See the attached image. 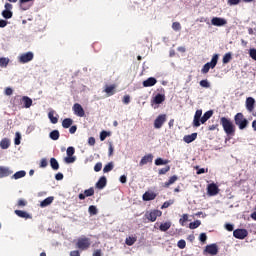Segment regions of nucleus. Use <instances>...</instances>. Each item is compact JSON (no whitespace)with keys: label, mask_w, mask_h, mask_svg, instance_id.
<instances>
[{"label":"nucleus","mask_w":256,"mask_h":256,"mask_svg":"<svg viewBox=\"0 0 256 256\" xmlns=\"http://www.w3.org/2000/svg\"><path fill=\"white\" fill-rule=\"evenodd\" d=\"M220 125H222L224 133H226V135H235V124H233L231 119L222 117L220 119Z\"/></svg>","instance_id":"obj_1"},{"label":"nucleus","mask_w":256,"mask_h":256,"mask_svg":"<svg viewBox=\"0 0 256 256\" xmlns=\"http://www.w3.org/2000/svg\"><path fill=\"white\" fill-rule=\"evenodd\" d=\"M235 124L239 127L241 131L247 128L249 121L243 116V113H237L234 117Z\"/></svg>","instance_id":"obj_2"},{"label":"nucleus","mask_w":256,"mask_h":256,"mask_svg":"<svg viewBox=\"0 0 256 256\" xmlns=\"http://www.w3.org/2000/svg\"><path fill=\"white\" fill-rule=\"evenodd\" d=\"M76 246L81 251H87V248L91 247V239L86 237L79 238L76 243Z\"/></svg>","instance_id":"obj_3"},{"label":"nucleus","mask_w":256,"mask_h":256,"mask_svg":"<svg viewBox=\"0 0 256 256\" xmlns=\"http://www.w3.org/2000/svg\"><path fill=\"white\" fill-rule=\"evenodd\" d=\"M66 154H67V157L64 158V163H67L69 165L74 161H77V157L73 156L75 155V148L73 146H70L67 148Z\"/></svg>","instance_id":"obj_4"},{"label":"nucleus","mask_w":256,"mask_h":256,"mask_svg":"<svg viewBox=\"0 0 256 256\" xmlns=\"http://www.w3.org/2000/svg\"><path fill=\"white\" fill-rule=\"evenodd\" d=\"M163 215V212L160 210H150L145 213V217L148 219V221H151V223H155L157 221V217H161Z\"/></svg>","instance_id":"obj_5"},{"label":"nucleus","mask_w":256,"mask_h":256,"mask_svg":"<svg viewBox=\"0 0 256 256\" xmlns=\"http://www.w3.org/2000/svg\"><path fill=\"white\" fill-rule=\"evenodd\" d=\"M204 253L215 256L219 253V246L217 244H209L205 247Z\"/></svg>","instance_id":"obj_6"},{"label":"nucleus","mask_w":256,"mask_h":256,"mask_svg":"<svg viewBox=\"0 0 256 256\" xmlns=\"http://www.w3.org/2000/svg\"><path fill=\"white\" fill-rule=\"evenodd\" d=\"M4 7L5 10L2 11V17L4 19H11V17H13V11H11L13 9V4L6 3Z\"/></svg>","instance_id":"obj_7"},{"label":"nucleus","mask_w":256,"mask_h":256,"mask_svg":"<svg viewBox=\"0 0 256 256\" xmlns=\"http://www.w3.org/2000/svg\"><path fill=\"white\" fill-rule=\"evenodd\" d=\"M74 115L76 117H85V110L83 109V106L79 103H75L72 107Z\"/></svg>","instance_id":"obj_8"},{"label":"nucleus","mask_w":256,"mask_h":256,"mask_svg":"<svg viewBox=\"0 0 256 256\" xmlns=\"http://www.w3.org/2000/svg\"><path fill=\"white\" fill-rule=\"evenodd\" d=\"M165 121H167V115L165 114L159 115L154 121V128L161 129Z\"/></svg>","instance_id":"obj_9"},{"label":"nucleus","mask_w":256,"mask_h":256,"mask_svg":"<svg viewBox=\"0 0 256 256\" xmlns=\"http://www.w3.org/2000/svg\"><path fill=\"white\" fill-rule=\"evenodd\" d=\"M34 54L33 52H26L21 54L18 57L19 63H29V61H33Z\"/></svg>","instance_id":"obj_10"},{"label":"nucleus","mask_w":256,"mask_h":256,"mask_svg":"<svg viewBox=\"0 0 256 256\" xmlns=\"http://www.w3.org/2000/svg\"><path fill=\"white\" fill-rule=\"evenodd\" d=\"M207 193L210 197H215L219 194V186L215 183H211L207 186Z\"/></svg>","instance_id":"obj_11"},{"label":"nucleus","mask_w":256,"mask_h":256,"mask_svg":"<svg viewBox=\"0 0 256 256\" xmlns=\"http://www.w3.org/2000/svg\"><path fill=\"white\" fill-rule=\"evenodd\" d=\"M211 23L214 25V27H224V25L227 24V20L221 17H213L211 19Z\"/></svg>","instance_id":"obj_12"},{"label":"nucleus","mask_w":256,"mask_h":256,"mask_svg":"<svg viewBox=\"0 0 256 256\" xmlns=\"http://www.w3.org/2000/svg\"><path fill=\"white\" fill-rule=\"evenodd\" d=\"M201 115H203V110H196L193 119V127H201Z\"/></svg>","instance_id":"obj_13"},{"label":"nucleus","mask_w":256,"mask_h":256,"mask_svg":"<svg viewBox=\"0 0 256 256\" xmlns=\"http://www.w3.org/2000/svg\"><path fill=\"white\" fill-rule=\"evenodd\" d=\"M246 109L249 113H253V111L255 110V98L253 97H248L246 99Z\"/></svg>","instance_id":"obj_14"},{"label":"nucleus","mask_w":256,"mask_h":256,"mask_svg":"<svg viewBox=\"0 0 256 256\" xmlns=\"http://www.w3.org/2000/svg\"><path fill=\"white\" fill-rule=\"evenodd\" d=\"M18 101H23L24 102V107L26 109H29V107H31V105H33V100L31 98H29V96H16V98Z\"/></svg>","instance_id":"obj_15"},{"label":"nucleus","mask_w":256,"mask_h":256,"mask_svg":"<svg viewBox=\"0 0 256 256\" xmlns=\"http://www.w3.org/2000/svg\"><path fill=\"white\" fill-rule=\"evenodd\" d=\"M233 235L236 239H245V237L248 235V232L246 229H236L234 230Z\"/></svg>","instance_id":"obj_16"},{"label":"nucleus","mask_w":256,"mask_h":256,"mask_svg":"<svg viewBox=\"0 0 256 256\" xmlns=\"http://www.w3.org/2000/svg\"><path fill=\"white\" fill-rule=\"evenodd\" d=\"M148 163H153V154H147V155L143 156L139 162V166L143 167L144 165H147Z\"/></svg>","instance_id":"obj_17"},{"label":"nucleus","mask_w":256,"mask_h":256,"mask_svg":"<svg viewBox=\"0 0 256 256\" xmlns=\"http://www.w3.org/2000/svg\"><path fill=\"white\" fill-rule=\"evenodd\" d=\"M9 175H13V170H10L9 167L0 166V179H3V177H9Z\"/></svg>","instance_id":"obj_18"},{"label":"nucleus","mask_w":256,"mask_h":256,"mask_svg":"<svg viewBox=\"0 0 256 256\" xmlns=\"http://www.w3.org/2000/svg\"><path fill=\"white\" fill-rule=\"evenodd\" d=\"M218 61H219V54H214L211 61L207 62L206 65H208L210 69H215V67H217Z\"/></svg>","instance_id":"obj_19"},{"label":"nucleus","mask_w":256,"mask_h":256,"mask_svg":"<svg viewBox=\"0 0 256 256\" xmlns=\"http://www.w3.org/2000/svg\"><path fill=\"white\" fill-rule=\"evenodd\" d=\"M157 85V79L154 77H150L143 81V87H153Z\"/></svg>","instance_id":"obj_20"},{"label":"nucleus","mask_w":256,"mask_h":256,"mask_svg":"<svg viewBox=\"0 0 256 256\" xmlns=\"http://www.w3.org/2000/svg\"><path fill=\"white\" fill-rule=\"evenodd\" d=\"M210 117H213V110H209L204 113V115L200 118V124L202 123L203 125L204 123H207Z\"/></svg>","instance_id":"obj_21"},{"label":"nucleus","mask_w":256,"mask_h":256,"mask_svg":"<svg viewBox=\"0 0 256 256\" xmlns=\"http://www.w3.org/2000/svg\"><path fill=\"white\" fill-rule=\"evenodd\" d=\"M155 197H157V194H155V192L148 191L143 194V201H153Z\"/></svg>","instance_id":"obj_22"},{"label":"nucleus","mask_w":256,"mask_h":256,"mask_svg":"<svg viewBox=\"0 0 256 256\" xmlns=\"http://www.w3.org/2000/svg\"><path fill=\"white\" fill-rule=\"evenodd\" d=\"M195 139H197V133H192L190 135H185L183 137V141L185 143H193V141H195Z\"/></svg>","instance_id":"obj_23"},{"label":"nucleus","mask_w":256,"mask_h":256,"mask_svg":"<svg viewBox=\"0 0 256 256\" xmlns=\"http://www.w3.org/2000/svg\"><path fill=\"white\" fill-rule=\"evenodd\" d=\"M54 200L55 197L49 196L40 203V207H49V205H51V203H53Z\"/></svg>","instance_id":"obj_24"},{"label":"nucleus","mask_w":256,"mask_h":256,"mask_svg":"<svg viewBox=\"0 0 256 256\" xmlns=\"http://www.w3.org/2000/svg\"><path fill=\"white\" fill-rule=\"evenodd\" d=\"M107 185V178L102 176L96 183L97 189H103Z\"/></svg>","instance_id":"obj_25"},{"label":"nucleus","mask_w":256,"mask_h":256,"mask_svg":"<svg viewBox=\"0 0 256 256\" xmlns=\"http://www.w3.org/2000/svg\"><path fill=\"white\" fill-rule=\"evenodd\" d=\"M0 147L1 149H9V147H11V141L9 140V138H3L0 141Z\"/></svg>","instance_id":"obj_26"},{"label":"nucleus","mask_w":256,"mask_h":256,"mask_svg":"<svg viewBox=\"0 0 256 256\" xmlns=\"http://www.w3.org/2000/svg\"><path fill=\"white\" fill-rule=\"evenodd\" d=\"M163 101H165V95L163 94H157L153 99V103H155L156 105H161Z\"/></svg>","instance_id":"obj_27"},{"label":"nucleus","mask_w":256,"mask_h":256,"mask_svg":"<svg viewBox=\"0 0 256 256\" xmlns=\"http://www.w3.org/2000/svg\"><path fill=\"white\" fill-rule=\"evenodd\" d=\"M48 118L50 119L51 123H53V125H57L59 122V118L55 116V111L53 110L48 113Z\"/></svg>","instance_id":"obj_28"},{"label":"nucleus","mask_w":256,"mask_h":256,"mask_svg":"<svg viewBox=\"0 0 256 256\" xmlns=\"http://www.w3.org/2000/svg\"><path fill=\"white\" fill-rule=\"evenodd\" d=\"M71 125H73V119H71V118H65L62 121V127L64 129H69V127H71Z\"/></svg>","instance_id":"obj_29"},{"label":"nucleus","mask_w":256,"mask_h":256,"mask_svg":"<svg viewBox=\"0 0 256 256\" xmlns=\"http://www.w3.org/2000/svg\"><path fill=\"white\" fill-rule=\"evenodd\" d=\"M33 1L35 0H19L20 9H22V11H27L31 6H25V3H33Z\"/></svg>","instance_id":"obj_30"},{"label":"nucleus","mask_w":256,"mask_h":256,"mask_svg":"<svg viewBox=\"0 0 256 256\" xmlns=\"http://www.w3.org/2000/svg\"><path fill=\"white\" fill-rule=\"evenodd\" d=\"M25 175H27V172H25V170H20L12 176V179H16V180L23 179V177H25Z\"/></svg>","instance_id":"obj_31"},{"label":"nucleus","mask_w":256,"mask_h":256,"mask_svg":"<svg viewBox=\"0 0 256 256\" xmlns=\"http://www.w3.org/2000/svg\"><path fill=\"white\" fill-rule=\"evenodd\" d=\"M50 166L53 169V171H58L59 169V162L55 158L50 159Z\"/></svg>","instance_id":"obj_32"},{"label":"nucleus","mask_w":256,"mask_h":256,"mask_svg":"<svg viewBox=\"0 0 256 256\" xmlns=\"http://www.w3.org/2000/svg\"><path fill=\"white\" fill-rule=\"evenodd\" d=\"M49 137L52 139V141H57L60 137L59 130H53L50 132Z\"/></svg>","instance_id":"obj_33"},{"label":"nucleus","mask_w":256,"mask_h":256,"mask_svg":"<svg viewBox=\"0 0 256 256\" xmlns=\"http://www.w3.org/2000/svg\"><path fill=\"white\" fill-rule=\"evenodd\" d=\"M104 91L109 96L115 95V86L114 85L106 86Z\"/></svg>","instance_id":"obj_34"},{"label":"nucleus","mask_w":256,"mask_h":256,"mask_svg":"<svg viewBox=\"0 0 256 256\" xmlns=\"http://www.w3.org/2000/svg\"><path fill=\"white\" fill-rule=\"evenodd\" d=\"M15 213L18 215V217H21L22 219H29V214L23 210H16Z\"/></svg>","instance_id":"obj_35"},{"label":"nucleus","mask_w":256,"mask_h":256,"mask_svg":"<svg viewBox=\"0 0 256 256\" xmlns=\"http://www.w3.org/2000/svg\"><path fill=\"white\" fill-rule=\"evenodd\" d=\"M169 229H171V222H165L160 224V231H169Z\"/></svg>","instance_id":"obj_36"},{"label":"nucleus","mask_w":256,"mask_h":256,"mask_svg":"<svg viewBox=\"0 0 256 256\" xmlns=\"http://www.w3.org/2000/svg\"><path fill=\"white\" fill-rule=\"evenodd\" d=\"M136 241H137L136 237H128V238H126L125 243H126V245L131 247L132 245H135Z\"/></svg>","instance_id":"obj_37"},{"label":"nucleus","mask_w":256,"mask_h":256,"mask_svg":"<svg viewBox=\"0 0 256 256\" xmlns=\"http://www.w3.org/2000/svg\"><path fill=\"white\" fill-rule=\"evenodd\" d=\"M177 176H172V177H170V179H169V181H167V182H165L164 183V187H169L170 185H173V183H175V181H177Z\"/></svg>","instance_id":"obj_38"},{"label":"nucleus","mask_w":256,"mask_h":256,"mask_svg":"<svg viewBox=\"0 0 256 256\" xmlns=\"http://www.w3.org/2000/svg\"><path fill=\"white\" fill-rule=\"evenodd\" d=\"M110 171H113V162H109L103 168V173H109Z\"/></svg>","instance_id":"obj_39"},{"label":"nucleus","mask_w":256,"mask_h":256,"mask_svg":"<svg viewBox=\"0 0 256 256\" xmlns=\"http://www.w3.org/2000/svg\"><path fill=\"white\" fill-rule=\"evenodd\" d=\"M187 221H189V215L183 214L182 217L179 220V223L183 227V226H185V223H187Z\"/></svg>","instance_id":"obj_40"},{"label":"nucleus","mask_w":256,"mask_h":256,"mask_svg":"<svg viewBox=\"0 0 256 256\" xmlns=\"http://www.w3.org/2000/svg\"><path fill=\"white\" fill-rule=\"evenodd\" d=\"M200 86H202L204 89H209L211 87V83L207 79L201 80Z\"/></svg>","instance_id":"obj_41"},{"label":"nucleus","mask_w":256,"mask_h":256,"mask_svg":"<svg viewBox=\"0 0 256 256\" xmlns=\"http://www.w3.org/2000/svg\"><path fill=\"white\" fill-rule=\"evenodd\" d=\"M9 65V58H0V67H7Z\"/></svg>","instance_id":"obj_42"},{"label":"nucleus","mask_w":256,"mask_h":256,"mask_svg":"<svg viewBox=\"0 0 256 256\" xmlns=\"http://www.w3.org/2000/svg\"><path fill=\"white\" fill-rule=\"evenodd\" d=\"M167 163H169V160H163L162 158H157L155 160V165L159 166V165H167Z\"/></svg>","instance_id":"obj_43"},{"label":"nucleus","mask_w":256,"mask_h":256,"mask_svg":"<svg viewBox=\"0 0 256 256\" xmlns=\"http://www.w3.org/2000/svg\"><path fill=\"white\" fill-rule=\"evenodd\" d=\"M84 195L86 197H93V195H95V190L93 188H89L84 191Z\"/></svg>","instance_id":"obj_44"},{"label":"nucleus","mask_w":256,"mask_h":256,"mask_svg":"<svg viewBox=\"0 0 256 256\" xmlns=\"http://www.w3.org/2000/svg\"><path fill=\"white\" fill-rule=\"evenodd\" d=\"M201 225V221L200 220H196L194 222H191L189 224L190 229H197V227H199Z\"/></svg>","instance_id":"obj_45"},{"label":"nucleus","mask_w":256,"mask_h":256,"mask_svg":"<svg viewBox=\"0 0 256 256\" xmlns=\"http://www.w3.org/2000/svg\"><path fill=\"white\" fill-rule=\"evenodd\" d=\"M173 203H175V200H168L163 203V205L161 206V209H167L168 207H171Z\"/></svg>","instance_id":"obj_46"},{"label":"nucleus","mask_w":256,"mask_h":256,"mask_svg":"<svg viewBox=\"0 0 256 256\" xmlns=\"http://www.w3.org/2000/svg\"><path fill=\"white\" fill-rule=\"evenodd\" d=\"M177 247L179 249H185V247H187V242H185V240H179L178 243H177Z\"/></svg>","instance_id":"obj_47"},{"label":"nucleus","mask_w":256,"mask_h":256,"mask_svg":"<svg viewBox=\"0 0 256 256\" xmlns=\"http://www.w3.org/2000/svg\"><path fill=\"white\" fill-rule=\"evenodd\" d=\"M88 212L90 213V215H97V207L93 205L89 206Z\"/></svg>","instance_id":"obj_48"},{"label":"nucleus","mask_w":256,"mask_h":256,"mask_svg":"<svg viewBox=\"0 0 256 256\" xmlns=\"http://www.w3.org/2000/svg\"><path fill=\"white\" fill-rule=\"evenodd\" d=\"M172 29H173V31H181V23L173 22Z\"/></svg>","instance_id":"obj_49"},{"label":"nucleus","mask_w":256,"mask_h":256,"mask_svg":"<svg viewBox=\"0 0 256 256\" xmlns=\"http://www.w3.org/2000/svg\"><path fill=\"white\" fill-rule=\"evenodd\" d=\"M14 143L15 145H21V134L19 132H16Z\"/></svg>","instance_id":"obj_50"},{"label":"nucleus","mask_w":256,"mask_h":256,"mask_svg":"<svg viewBox=\"0 0 256 256\" xmlns=\"http://www.w3.org/2000/svg\"><path fill=\"white\" fill-rule=\"evenodd\" d=\"M249 56L251 57V59H253L254 61H256V49L255 48H251L249 50Z\"/></svg>","instance_id":"obj_51"},{"label":"nucleus","mask_w":256,"mask_h":256,"mask_svg":"<svg viewBox=\"0 0 256 256\" xmlns=\"http://www.w3.org/2000/svg\"><path fill=\"white\" fill-rule=\"evenodd\" d=\"M229 61H231V53H230V52H229V53H226V54L224 55V57H223V63H224V64L229 63Z\"/></svg>","instance_id":"obj_52"},{"label":"nucleus","mask_w":256,"mask_h":256,"mask_svg":"<svg viewBox=\"0 0 256 256\" xmlns=\"http://www.w3.org/2000/svg\"><path fill=\"white\" fill-rule=\"evenodd\" d=\"M170 170H171V167L166 166L159 170V175H165V173H168V171H170Z\"/></svg>","instance_id":"obj_53"},{"label":"nucleus","mask_w":256,"mask_h":256,"mask_svg":"<svg viewBox=\"0 0 256 256\" xmlns=\"http://www.w3.org/2000/svg\"><path fill=\"white\" fill-rule=\"evenodd\" d=\"M101 169H103V164L101 162L96 163V165L94 166V171H96V173H99Z\"/></svg>","instance_id":"obj_54"},{"label":"nucleus","mask_w":256,"mask_h":256,"mask_svg":"<svg viewBox=\"0 0 256 256\" xmlns=\"http://www.w3.org/2000/svg\"><path fill=\"white\" fill-rule=\"evenodd\" d=\"M123 103H124V105H129L131 103V96L125 95L123 97Z\"/></svg>","instance_id":"obj_55"},{"label":"nucleus","mask_w":256,"mask_h":256,"mask_svg":"<svg viewBox=\"0 0 256 256\" xmlns=\"http://www.w3.org/2000/svg\"><path fill=\"white\" fill-rule=\"evenodd\" d=\"M108 135H109V133L107 131H102L100 133V141H105V139H107Z\"/></svg>","instance_id":"obj_56"},{"label":"nucleus","mask_w":256,"mask_h":256,"mask_svg":"<svg viewBox=\"0 0 256 256\" xmlns=\"http://www.w3.org/2000/svg\"><path fill=\"white\" fill-rule=\"evenodd\" d=\"M47 165H48L47 159L43 158V159L41 160V162H40V167H41L42 169H45V167H47Z\"/></svg>","instance_id":"obj_57"},{"label":"nucleus","mask_w":256,"mask_h":256,"mask_svg":"<svg viewBox=\"0 0 256 256\" xmlns=\"http://www.w3.org/2000/svg\"><path fill=\"white\" fill-rule=\"evenodd\" d=\"M209 64H205L201 70V72L205 75L207 73H209Z\"/></svg>","instance_id":"obj_58"},{"label":"nucleus","mask_w":256,"mask_h":256,"mask_svg":"<svg viewBox=\"0 0 256 256\" xmlns=\"http://www.w3.org/2000/svg\"><path fill=\"white\" fill-rule=\"evenodd\" d=\"M241 3V0H228V5H239Z\"/></svg>","instance_id":"obj_59"},{"label":"nucleus","mask_w":256,"mask_h":256,"mask_svg":"<svg viewBox=\"0 0 256 256\" xmlns=\"http://www.w3.org/2000/svg\"><path fill=\"white\" fill-rule=\"evenodd\" d=\"M199 239L202 243H205L207 241V234L201 233Z\"/></svg>","instance_id":"obj_60"},{"label":"nucleus","mask_w":256,"mask_h":256,"mask_svg":"<svg viewBox=\"0 0 256 256\" xmlns=\"http://www.w3.org/2000/svg\"><path fill=\"white\" fill-rule=\"evenodd\" d=\"M5 95H7V96L13 95V89L11 87H7L5 89Z\"/></svg>","instance_id":"obj_61"},{"label":"nucleus","mask_w":256,"mask_h":256,"mask_svg":"<svg viewBox=\"0 0 256 256\" xmlns=\"http://www.w3.org/2000/svg\"><path fill=\"white\" fill-rule=\"evenodd\" d=\"M88 145H91L93 147V145H95V138L94 137H90L88 139Z\"/></svg>","instance_id":"obj_62"},{"label":"nucleus","mask_w":256,"mask_h":256,"mask_svg":"<svg viewBox=\"0 0 256 256\" xmlns=\"http://www.w3.org/2000/svg\"><path fill=\"white\" fill-rule=\"evenodd\" d=\"M70 256H81V254L79 253V250H74L70 253Z\"/></svg>","instance_id":"obj_63"},{"label":"nucleus","mask_w":256,"mask_h":256,"mask_svg":"<svg viewBox=\"0 0 256 256\" xmlns=\"http://www.w3.org/2000/svg\"><path fill=\"white\" fill-rule=\"evenodd\" d=\"M93 256H102L101 249L95 250Z\"/></svg>","instance_id":"obj_64"}]
</instances>
